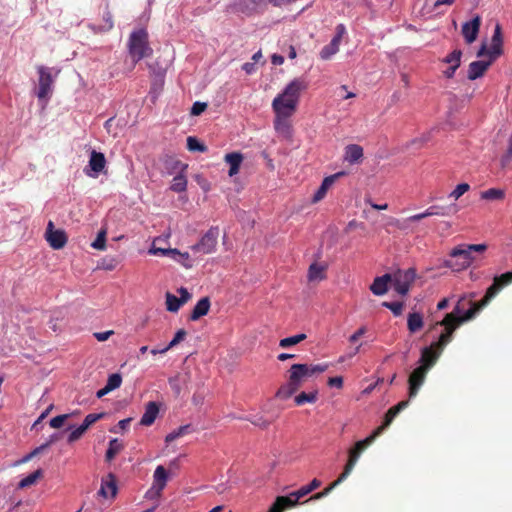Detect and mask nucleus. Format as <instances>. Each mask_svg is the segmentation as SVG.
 <instances>
[{
    "label": "nucleus",
    "mask_w": 512,
    "mask_h": 512,
    "mask_svg": "<svg viewBox=\"0 0 512 512\" xmlns=\"http://www.w3.org/2000/svg\"><path fill=\"white\" fill-rule=\"evenodd\" d=\"M328 368L327 364H293L289 369L287 383L280 386L276 397L286 400L291 397L301 385L315 374L322 373Z\"/></svg>",
    "instance_id": "obj_1"
},
{
    "label": "nucleus",
    "mask_w": 512,
    "mask_h": 512,
    "mask_svg": "<svg viewBox=\"0 0 512 512\" xmlns=\"http://www.w3.org/2000/svg\"><path fill=\"white\" fill-rule=\"evenodd\" d=\"M307 82L295 78L272 101L275 115L292 116L297 109L301 93L306 90Z\"/></svg>",
    "instance_id": "obj_2"
},
{
    "label": "nucleus",
    "mask_w": 512,
    "mask_h": 512,
    "mask_svg": "<svg viewBox=\"0 0 512 512\" xmlns=\"http://www.w3.org/2000/svg\"><path fill=\"white\" fill-rule=\"evenodd\" d=\"M440 352H432L431 347L421 349V356L418 360V366L415 367L408 377V402L415 398L425 382L427 373L436 364Z\"/></svg>",
    "instance_id": "obj_3"
},
{
    "label": "nucleus",
    "mask_w": 512,
    "mask_h": 512,
    "mask_svg": "<svg viewBox=\"0 0 512 512\" xmlns=\"http://www.w3.org/2000/svg\"><path fill=\"white\" fill-rule=\"evenodd\" d=\"M501 289L502 288L499 286V284L494 281L493 284L490 287H488L484 298L478 303L470 301L469 304L471 307L467 310H465L463 304L467 296H461L455 306V312L457 314H461L463 312V316L461 317L459 322H466L473 319L480 310H482L490 303V301L498 294V292Z\"/></svg>",
    "instance_id": "obj_4"
},
{
    "label": "nucleus",
    "mask_w": 512,
    "mask_h": 512,
    "mask_svg": "<svg viewBox=\"0 0 512 512\" xmlns=\"http://www.w3.org/2000/svg\"><path fill=\"white\" fill-rule=\"evenodd\" d=\"M127 45L128 53L133 64H136L144 58L150 57L153 53V50L149 45L148 33L143 28L135 30L130 34Z\"/></svg>",
    "instance_id": "obj_5"
},
{
    "label": "nucleus",
    "mask_w": 512,
    "mask_h": 512,
    "mask_svg": "<svg viewBox=\"0 0 512 512\" xmlns=\"http://www.w3.org/2000/svg\"><path fill=\"white\" fill-rule=\"evenodd\" d=\"M408 407V401H401L397 405L391 407L387 413L385 414L384 421L381 426H379L376 430L373 431V433L365 438L364 440H360L356 442L354 448L351 450H355V452H359V456L361 455L362 451L371 445L374 440L380 436L385 429L388 428V426L392 423L394 418L405 408Z\"/></svg>",
    "instance_id": "obj_6"
},
{
    "label": "nucleus",
    "mask_w": 512,
    "mask_h": 512,
    "mask_svg": "<svg viewBox=\"0 0 512 512\" xmlns=\"http://www.w3.org/2000/svg\"><path fill=\"white\" fill-rule=\"evenodd\" d=\"M408 407V401H401L397 405L391 407L387 413L385 414L384 421L381 426H379L376 430L373 431V433L365 438L364 440H360L356 442L354 448L351 450H355V452H359V456L361 455L362 451L371 445L374 440L380 436L385 429L388 428V426L392 423L394 418L405 408Z\"/></svg>",
    "instance_id": "obj_7"
},
{
    "label": "nucleus",
    "mask_w": 512,
    "mask_h": 512,
    "mask_svg": "<svg viewBox=\"0 0 512 512\" xmlns=\"http://www.w3.org/2000/svg\"><path fill=\"white\" fill-rule=\"evenodd\" d=\"M37 71L39 75V80L35 94L38 97L39 101L43 102L44 104H47L52 96L53 84L58 74V71H56L53 75V69L45 66H39L37 68Z\"/></svg>",
    "instance_id": "obj_8"
},
{
    "label": "nucleus",
    "mask_w": 512,
    "mask_h": 512,
    "mask_svg": "<svg viewBox=\"0 0 512 512\" xmlns=\"http://www.w3.org/2000/svg\"><path fill=\"white\" fill-rule=\"evenodd\" d=\"M473 260L474 257L467 249L466 244H461L451 250L449 259L445 260V266L453 271H462L468 268Z\"/></svg>",
    "instance_id": "obj_9"
},
{
    "label": "nucleus",
    "mask_w": 512,
    "mask_h": 512,
    "mask_svg": "<svg viewBox=\"0 0 512 512\" xmlns=\"http://www.w3.org/2000/svg\"><path fill=\"white\" fill-rule=\"evenodd\" d=\"M462 316L463 312L461 314H457L454 310L452 314H448L446 319L440 322V324L445 325L446 328L445 331L439 336L438 342L430 346L432 348V352H440V354L442 353L444 347L452 340L454 330L459 324L462 323L459 322Z\"/></svg>",
    "instance_id": "obj_10"
},
{
    "label": "nucleus",
    "mask_w": 512,
    "mask_h": 512,
    "mask_svg": "<svg viewBox=\"0 0 512 512\" xmlns=\"http://www.w3.org/2000/svg\"><path fill=\"white\" fill-rule=\"evenodd\" d=\"M320 485L321 481L315 478L308 485L301 487L299 490L294 491L287 496H278L276 501L272 504V510L277 509V506L280 504L284 507L295 506L300 498L308 495L310 492L320 487Z\"/></svg>",
    "instance_id": "obj_11"
},
{
    "label": "nucleus",
    "mask_w": 512,
    "mask_h": 512,
    "mask_svg": "<svg viewBox=\"0 0 512 512\" xmlns=\"http://www.w3.org/2000/svg\"><path fill=\"white\" fill-rule=\"evenodd\" d=\"M220 230L218 226H212L202 235L197 243L191 246L193 253L202 255L211 254L216 251Z\"/></svg>",
    "instance_id": "obj_12"
},
{
    "label": "nucleus",
    "mask_w": 512,
    "mask_h": 512,
    "mask_svg": "<svg viewBox=\"0 0 512 512\" xmlns=\"http://www.w3.org/2000/svg\"><path fill=\"white\" fill-rule=\"evenodd\" d=\"M415 277L416 271L413 268H409L405 271L399 270L392 278L395 291L402 296L407 295Z\"/></svg>",
    "instance_id": "obj_13"
},
{
    "label": "nucleus",
    "mask_w": 512,
    "mask_h": 512,
    "mask_svg": "<svg viewBox=\"0 0 512 512\" xmlns=\"http://www.w3.org/2000/svg\"><path fill=\"white\" fill-rule=\"evenodd\" d=\"M106 158L102 152L92 150L90 152L88 165L84 168L86 176L91 178H97L106 167Z\"/></svg>",
    "instance_id": "obj_14"
},
{
    "label": "nucleus",
    "mask_w": 512,
    "mask_h": 512,
    "mask_svg": "<svg viewBox=\"0 0 512 512\" xmlns=\"http://www.w3.org/2000/svg\"><path fill=\"white\" fill-rule=\"evenodd\" d=\"M53 228V222L49 221L46 229V239L52 248L61 249L65 246L67 237L62 230H53Z\"/></svg>",
    "instance_id": "obj_15"
},
{
    "label": "nucleus",
    "mask_w": 512,
    "mask_h": 512,
    "mask_svg": "<svg viewBox=\"0 0 512 512\" xmlns=\"http://www.w3.org/2000/svg\"><path fill=\"white\" fill-rule=\"evenodd\" d=\"M481 25V18L476 15L472 20L465 22L462 26V35L468 44L473 43L478 36Z\"/></svg>",
    "instance_id": "obj_16"
},
{
    "label": "nucleus",
    "mask_w": 512,
    "mask_h": 512,
    "mask_svg": "<svg viewBox=\"0 0 512 512\" xmlns=\"http://www.w3.org/2000/svg\"><path fill=\"white\" fill-rule=\"evenodd\" d=\"M502 46H503V37H502V31L501 26L497 24L494 29V33L491 38V45L488 51V56L491 58V60H495L498 58L502 53Z\"/></svg>",
    "instance_id": "obj_17"
},
{
    "label": "nucleus",
    "mask_w": 512,
    "mask_h": 512,
    "mask_svg": "<svg viewBox=\"0 0 512 512\" xmlns=\"http://www.w3.org/2000/svg\"><path fill=\"white\" fill-rule=\"evenodd\" d=\"M117 489L116 478L112 473H109L106 478H102L98 495L103 498H114L117 494Z\"/></svg>",
    "instance_id": "obj_18"
},
{
    "label": "nucleus",
    "mask_w": 512,
    "mask_h": 512,
    "mask_svg": "<svg viewBox=\"0 0 512 512\" xmlns=\"http://www.w3.org/2000/svg\"><path fill=\"white\" fill-rule=\"evenodd\" d=\"M493 61L494 60L489 58L488 61L478 60L471 62L469 64L467 78L473 81L482 77Z\"/></svg>",
    "instance_id": "obj_19"
},
{
    "label": "nucleus",
    "mask_w": 512,
    "mask_h": 512,
    "mask_svg": "<svg viewBox=\"0 0 512 512\" xmlns=\"http://www.w3.org/2000/svg\"><path fill=\"white\" fill-rule=\"evenodd\" d=\"M343 175H344V172H338V173H335L333 175L325 177L323 179L320 187L317 189V191L313 195L312 202L313 203H317V202L321 201L325 197L328 189L335 183V181L339 177H341Z\"/></svg>",
    "instance_id": "obj_20"
},
{
    "label": "nucleus",
    "mask_w": 512,
    "mask_h": 512,
    "mask_svg": "<svg viewBox=\"0 0 512 512\" xmlns=\"http://www.w3.org/2000/svg\"><path fill=\"white\" fill-rule=\"evenodd\" d=\"M458 211H459V208L456 204H450L448 206L432 205L426 209V214L428 217H431V216L448 217V216L455 215Z\"/></svg>",
    "instance_id": "obj_21"
},
{
    "label": "nucleus",
    "mask_w": 512,
    "mask_h": 512,
    "mask_svg": "<svg viewBox=\"0 0 512 512\" xmlns=\"http://www.w3.org/2000/svg\"><path fill=\"white\" fill-rule=\"evenodd\" d=\"M391 281L392 276L389 273L376 277L370 286V290L376 296L384 295L388 291V283Z\"/></svg>",
    "instance_id": "obj_22"
},
{
    "label": "nucleus",
    "mask_w": 512,
    "mask_h": 512,
    "mask_svg": "<svg viewBox=\"0 0 512 512\" xmlns=\"http://www.w3.org/2000/svg\"><path fill=\"white\" fill-rule=\"evenodd\" d=\"M159 414V405L154 402L150 401L146 404L144 414L141 417L140 425L142 426H150L154 423L157 416Z\"/></svg>",
    "instance_id": "obj_23"
},
{
    "label": "nucleus",
    "mask_w": 512,
    "mask_h": 512,
    "mask_svg": "<svg viewBox=\"0 0 512 512\" xmlns=\"http://www.w3.org/2000/svg\"><path fill=\"white\" fill-rule=\"evenodd\" d=\"M290 117L291 116L275 115L274 128L277 133L283 135L284 137L291 136V125L289 122Z\"/></svg>",
    "instance_id": "obj_24"
},
{
    "label": "nucleus",
    "mask_w": 512,
    "mask_h": 512,
    "mask_svg": "<svg viewBox=\"0 0 512 512\" xmlns=\"http://www.w3.org/2000/svg\"><path fill=\"white\" fill-rule=\"evenodd\" d=\"M225 161L230 166L228 175L232 177L239 172L240 165L243 161V155L239 152L228 153L225 155Z\"/></svg>",
    "instance_id": "obj_25"
},
{
    "label": "nucleus",
    "mask_w": 512,
    "mask_h": 512,
    "mask_svg": "<svg viewBox=\"0 0 512 512\" xmlns=\"http://www.w3.org/2000/svg\"><path fill=\"white\" fill-rule=\"evenodd\" d=\"M363 157V148L357 144H350L345 148V161L350 164L359 162Z\"/></svg>",
    "instance_id": "obj_26"
},
{
    "label": "nucleus",
    "mask_w": 512,
    "mask_h": 512,
    "mask_svg": "<svg viewBox=\"0 0 512 512\" xmlns=\"http://www.w3.org/2000/svg\"><path fill=\"white\" fill-rule=\"evenodd\" d=\"M209 308H210L209 298L208 297L201 298L194 306V308L191 312V315H190V319L192 321H196L199 318H201L202 316H205L209 312Z\"/></svg>",
    "instance_id": "obj_27"
},
{
    "label": "nucleus",
    "mask_w": 512,
    "mask_h": 512,
    "mask_svg": "<svg viewBox=\"0 0 512 512\" xmlns=\"http://www.w3.org/2000/svg\"><path fill=\"white\" fill-rule=\"evenodd\" d=\"M326 269H327V265H325V264L312 263L308 269V274H307L308 280L310 282L324 280L326 278V274H325Z\"/></svg>",
    "instance_id": "obj_28"
},
{
    "label": "nucleus",
    "mask_w": 512,
    "mask_h": 512,
    "mask_svg": "<svg viewBox=\"0 0 512 512\" xmlns=\"http://www.w3.org/2000/svg\"><path fill=\"white\" fill-rule=\"evenodd\" d=\"M424 326L423 316L419 312H412L407 317V327L411 333H416Z\"/></svg>",
    "instance_id": "obj_29"
},
{
    "label": "nucleus",
    "mask_w": 512,
    "mask_h": 512,
    "mask_svg": "<svg viewBox=\"0 0 512 512\" xmlns=\"http://www.w3.org/2000/svg\"><path fill=\"white\" fill-rule=\"evenodd\" d=\"M186 171H179L176 176H174L172 183L170 185V190L176 193L185 192L187 189V178L185 175Z\"/></svg>",
    "instance_id": "obj_30"
},
{
    "label": "nucleus",
    "mask_w": 512,
    "mask_h": 512,
    "mask_svg": "<svg viewBox=\"0 0 512 512\" xmlns=\"http://www.w3.org/2000/svg\"><path fill=\"white\" fill-rule=\"evenodd\" d=\"M153 478H154L153 486L157 487V489L159 491H161L166 486V483L168 480V473L162 465H159L156 467V469L154 471Z\"/></svg>",
    "instance_id": "obj_31"
},
{
    "label": "nucleus",
    "mask_w": 512,
    "mask_h": 512,
    "mask_svg": "<svg viewBox=\"0 0 512 512\" xmlns=\"http://www.w3.org/2000/svg\"><path fill=\"white\" fill-rule=\"evenodd\" d=\"M481 199L495 201V200H503L505 197V192L500 188H490L485 191H482L480 194Z\"/></svg>",
    "instance_id": "obj_32"
},
{
    "label": "nucleus",
    "mask_w": 512,
    "mask_h": 512,
    "mask_svg": "<svg viewBox=\"0 0 512 512\" xmlns=\"http://www.w3.org/2000/svg\"><path fill=\"white\" fill-rule=\"evenodd\" d=\"M318 399V392L312 391L309 393L301 392L297 396H295L294 401L297 406H302L306 403H315Z\"/></svg>",
    "instance_id": "obj_33"
},
{
    "label": "nucleus",
    "mask_w": 512,
    "mask_h": 512,
    "mask_svg": "<svg viewBox=\"0 0 512 512\" xmlns=\"http://www.w3.org/2000/svg\"><path fill=\"white\" fill-rule=\"evenodd\" d=\"M123 449V444L117 439H111L109 441L108 449L106 450L105 458L107 461H111L114 457Z\"/></svg>",
    "instance_id": "obj_34"
},
{
    "label": "nucleus",
    "mask_w": 512,
    "mask_h": 512,
    "mask_svg": "<svg viewBox=\"0 0 512 512\" xmlns=\"http://www.w3.org/2000/svg\"><path fill=\"white\" fill-rule=\"evenodd\" d=\"M307 338L306 334L300 333L294 336L286 337L280 340L279 346L283 349L290 348L291 346L297 345Z\"/></svg>",
    "instance_id": "obj_35"
},
{
    "label": "nucleus",
    "mask_w": 512,
    "mask_h": 512,
    "mask_svg": "<svg viewBox=\"0 0 512 512\" xmlns=\"http://www.w3.org/2000/svg\"><path fill=\"white\" fill-rule=\"evenodd\" d=\"M42 470L41 469H37L36 471H34L33 473L27 475L26 477H24L19 483H18V488L19 489H23V488H26V487H29L31 485H33L34 483H36V481L42 477Z\"/></svg>",
    "instance_id": "obj_36"
},
{
    "label": "nucleus",
    "mask_w": 512,
    "mask_h": 512,
    "mask_svg": "<svg viewBox=\"0 0 512 512\" xmlns=\"http://www.w3.org/2000/svg\"><path fill=\"white\" fill-rule=\"evenodd\" d=\"M113 26H114V23H113V19H112V14L110 13V11L106 10L103 13V24H101L97 28H96V26H92V28L98 32H107V31H110L113 28Z\"/></svg>",
    "instance_id": "obj_37"
},
{
    "label": "nucleus",
    "mask_w": 512,
    "mask_h": 512,
    "mask_svg": "<svg viewBox=\"0 0 512 512\" xmlns=\"http://www.w3.org/2000/svg\"><path fill=\"white\" fill-rule=\"evenodd\" d=\"M190 431H191V425L187 424V425L180 426L177 429L173 430L171 433H169L165 437V441L167 443L173 442L177 438L189 433Z\"/></svg>",
    "instance_id": "obj_38"
},
{
    "label": "nucleus",
    "mask_w": 512,
    "mask_h": 512,
    "mask_svg": "<svg viewBox=\"0 0 512 512\" xmlns=\"http://www.w3.org/2000/svg\"><path fill=\"white\" fill-rule=\"evenodd\" d=\"M187 149L191 152L204 153L207 151V147L194 136L187 138Z\"/></svg>",
    "instance_id": "obj_39"
},
{
    "label": "nucleus",
    "mask_w": 512,
    "mask_h": 512,
    "mask_svg": "<svg viewBox=\"0 0 512 512\" xmlns=\"http://www.w3.org/2000/svg\"><path fill=\"white\" fill-rule=\"evenodd\" d=\"M188 168V164H185L179 160H176V159H169L167 162H166V169L168 171L169 174H172L173 172H176L177 173L179 171H186Z\"/></svg>",
    "instance_id": "obj_40"
},
{
    "label": "nucleus",
    "mask_w": 512,
    "mask_h": 512,
    "mask_svg": "<svg viewBox=\"0 0 512 512\" xmlns=\"http://www.w3.org/2000/svg\"><path fill=\"white\" fill-rule=\"evenodd\" d=\"M166 306L169 312H177L182 304L180 303V299L174 294L167 292L166 293Z\"/></svg>",
    "instance_id": "obj_41"
},
{
    "label": "nucleus",
    "mask_w": 512,
    "mask_h": 512,
    "mask_svg": "<svg viewBox=\"0 0 512 512\" xmlns=\"http://www.w3.org/2000/svg\"><path fill=\"white\" fill-rule=\"evenodd\" d=\"M339 51V47L334 45V43H329L325 45L320 51V57L323 60H329L333 55H335Z\"/></svg>",
    "instance_id": "obj_42"
},
{
    "label": "nucleus",
    "mask_w": 512,
    "mask_h": 512,
    "mask_svg": "<svg viewBox=\"0 0 512 512\" xmlns=\"http://www.w3.org/2000/svg\"><path fill=\"white\" fill-rule=\"evenodd\" d=\"M461 56L462 51L461 50H454L450 54H448L444 59L443 62L450 64V66H460L461 63Z\"/></svg>",
    "instance_id": "obj_43"
},
{
    "label": "nucleus",
    "mask_w": 512,
    "mask_h": 512,
    "mask_svg": "<svg viewBox=\"0 0 512 512\" xmlns=\"http://www.w3.org/2000/svg\"><path fill=\"white\" fill-rule=\"evenodd\" d=\"M172 259L181 264L182 266H184L185 268H191L193 266V263L190 260L188 252L182 253L178 250V254H174Z\"/></svg>",
    "instance_id": "obj_44"
},
{
    "label": "nucleus",
    "mask_w": 512,
    "mask_h": 512,
    "mask_svg": "<svg viewBox=\"0 0 512 512\" xmlns=\"http://www.w3.org/2000/svg\"><path fill=\"white\" fill-rule=\"evenodd\" d=\"M382 306L391 310L393 315L397 317L402 314L404 304H403V302H398V301H395V302H386L385 301L382 303Z\"/></svg>",
    "instance_id": "obj_45"
},
{
    "label": "nucleus",
    "mask_w": 512,
    "mask_h": 512,
    "mask_svg": "<svg viewBox=\"0 0 512 512\" xmlns=\"http://www.w3.org/2000/svg\"><path fill=\"white\" fill-rule=\"evenodd\" d=\"M238 419H243L251 422L253 425L260 427L262 429L267 428L270 425V422L264 419L262 416H252V417H238Z\"/></svg>",
    "instance_id": "obj_46"
},
{
    "label": "nucleus",
    "mask_w": 512,
    "mask_h": 512,
    "mask_svg": "<svg viewBox=\"0 0 512 512\" xmlns=\"http://www.w3.org/2000/svg\"><path fill=\"white\" fill-rule=\"evenodd\" d=\"M122 376L119 373L109 375L106 386L111 390H115L121 386Z\"/></svg>",
    "instance_id": "obj_47"
},
{
    "label": "nucleus",
    "mask_w": 512,
    "mask_h": 512,
    "mask_svg": "<svg viewBox=\"0 0 512 512\" xmlns=\"http://www.w3.org/2000/svg\"><path fill=\"white\" fill-rule=\"evenodd\" d=\"M470 185L468 183H460L455 189L448 195L449 198H453L455 200L459 199L464 193L469 191Z\"/></svg>",
    "instance_id": "obj_48"
},
{
    "label": "nucleus",
    "mask_w": 512,
    "mask_h": 512,
    "mask_svg": "<svg viewBox=\"0 0 512 512\" xmlns=\"http://www.w3.org/2000/svg\"><path fill=\"white\" fill-rule=\"evenodd\" d=\"M186 331L184 329H179L173 339L169 342V344L163 348V351H168L170 350L171 348L175 347L177 344H179L182 340H184L185 336H186Z\"/></svg>",
    "instance_id": "obj_49"
},
{
    "label": "nucleus",
    "mask_w": 512,
    "mask_h": 512,
    "mask_svg": "<svg viewBox=\"0 0 512 512\" xmlns=\"http://www.w3.org/2000/svg\"><path fill=\"white\" fill-rule=\"evenodd\" d=\"M149 253L150 254H153V255H161V256H168V257H173L174 254H178V249L176 248H156V247H152L150 250H149Z\"/></svg>",
    "instance_id": "obj_50"
},
{
    "label": "nucleus",
    "mask_w": 512,
    "mask_h": 512,
    "mask_svg": "<svg viewBox=\"0 0 512 512\" xmlns=\"http://www.w3.org/2000/svg\"><path fill=\"white\" fill-rule=\"evenodd\" d=\"M181 377L180 375L172 376L168 379V383L172 391L175 393L176 396H179L182 390L181 386Z\"/></svg>",
    "instance_id": "obj_51"
},
{
    "label": "nucleus",
    "mask_w": 512,
    "mask_h": 512,
    "mask_svg": "<svg viewBox=\"0 0 512 512\" xmlns=\"http://www.w3.org/2000/svg\"><path fill=\"white\" fill-rule=\"evenodd\" d=\"M104 415H105L104 413H91V414H88L84 418V421L82 422L81 425L85 428V430H87L92 424H94L95 422H97L98 420L103 418Z\"/></svg>",
    "instance_id": "obj_52"
},
{
    "label": "nucleus",
    "mask_w": 512,
    "mask_h": 512,
    "mask_svg": "<svg viewBox=\"0 0 512 512\" xmlns=\"http://www.w3.org/2000/svg\"><path fill=\"white\" fill-rule=\"evenodd\" d=\"M106 243V231L101 230L96 239L92 242L91 246L97 250H103Z\"/></svg>",
    "instance_id": "obj_53"
},
{
    "label": "nucleus",
    "mask_w": 512,
    "mask_h": 512,
    "mask_svg": "<svg viewBox=\"0 0 512 512\" xmlns=\"http://www.w3.org/2000/svg\"><path fill=\"white\" fill-rule=\"evenodd\" d=\"M512 160V132L508 139V148L504 155H502L500 159V164L502 167H506L508 163Z\"/></svg>",
    "instance_id": "obj_54"
},
{
    "label": "nucleus",
    "mask_w": 512,
    "mask_h": 512,
    "mask_svg": "<svg viewBox=\"0 0 512 512\" xmlns=\"http://www.w3.org/2000/svg\"><path fill=\"white\" fill-rule=\"evenodd\" d=\"M69 417V414L55 416L49 421V425L55 429L61 428Z\"/></svg>",
    "instance_id": "obj_55"
},
{
    "label": "nucleus",
    "mask_w": 512,
    "mask_h": 512,
    "mask_svg": "<svg viewBox=\"0 0 512 512\" xmlns=\"http://www.w3.org/2000/svg\"><path fill=\"white\" fill-rule=\"evenodd\" d=\"M86 432L85 428L82 425H79L77 428L71 431L68 436V443H73L80 439L82 435Z\"/></svg>",
    "instance_id": "obj_56"
},
{
    "label": "nucleus",
    "mask_w": 512,
    "mask_h": 512,
    "mask_svg": "<svg viewBox=\"0 0 512 512\" xmlns=\"http://www.w3.org/2000/svg\"><path fill=\"white\" fill-rule=\"evenodd\" d=\"M494 280L499 284L501 288H503L504 286L512 282V272H506L501 274L500 276H495Z\"/></svg>",
    "instance_id": "obj_57"
},
{
    "label": "nucleus",
    "mask_w": 512,
    "mask_h": 512,
    "mask_svg": "<svg viewBox=\"0 0 512 512\" xmlns=\"http://www.w3.org/2000/svg\"><path fill=\"white\" fill-rule=\"evenodd\" d=\"M206 108L207 103L196 101L193 103L190 113L193 116H199L206 110Z\"/></svg>",
    "instance_id": "obj_58"
},
{
    "label": "nucleus",
    "mask_w": 512,
    "mask_h": 512,
    "mask_svg": "<svg viewBox=\"0 0 512 512\" xmlns=\"http://www.w3.org/2000/svg\"><path fill=\"white\" fill-rule=\"evenodd\" d=\"M359 459V452H355V450H349V459L346 463L345 467L348 468V470H353L357 461Z\"/></svg>",
    "instance_id": "obj_59"
},
{
    "label": "nucleus",
    "mask_w": 512,
    "mask_h": 512,
    "mask_svg": "<svg viewBox=\"0 0 512 512\" xmlns=\"http://www.w3.org/2000/svg\"><path fill=\"white\" fill-rule=\"evenodd\" d=\"M245 2V10H254L257 6L269 2V0H243Z\"/></svg>",
    "instance_id": "obj_60"
},
{
    "label": "nucleus",
    "mask_w": 512,
    "mask_h": 512,
    "mask_svg": "<svg viewBox=\"0 0 512 512\" xmlns=\"http://www.w3.org/2000/svg\"><path fill=\"white\" fill-rule=\"evenodd\" d=\"M177 292L180 295V297L178 299H180V303L182 305L185 304L191 298V294L189 293V291L185 287H180L177 290Z\"/></svg>",
    "instance_id": "obj_61"
},
{
    "label": "nucleus",
    "mask_w": 512,
    "mask_h": 512,
    "mask_svg": "<svg viewBox=\"0 0 512 512\" xmlns=\"http://www.w3.org/2000/svg\"><path fill=\"white\" fill-rule=\"evenodd\" d=\"M467 249L470 251L471 255L474 252H484L487 249L486 244H466Z\"/></svg>",
    "instance_id": "obj_62"
},
{
    "label": "nucleus",
    "mask_w": 512,
    "mask_h": 512,
    "mask_svg": "<svg viewBox=\"0 0 512 512\" xmlns=\"http://www.w3.org/2000/svg\"><path fill=\"white\" fill-rule=\"evenodd\" d=\"M430 140V133H425L419 138L413 139L409 145H418V147L422 146L424 143Z\"/></svg>",
    "instance_id": "obj_63"
},
{
    "label": "nucleus",
    "mask_w": 512,
    "mask_h": 512,
    "mask_svg": "<svg viewBox=\"0 0 512 512\" xmlns=\"http://www.w3.org/2000/svg\"><path fill=\"white\" fill-rule=\"evenodd\" d=\"M367 329L365 326L360 327L357 331H355L350 337L349 342L354 343L358 341L360 337H362L366 333Z\"/></svg>",
    "instance_id": "obj_64"
}]
</instances>
